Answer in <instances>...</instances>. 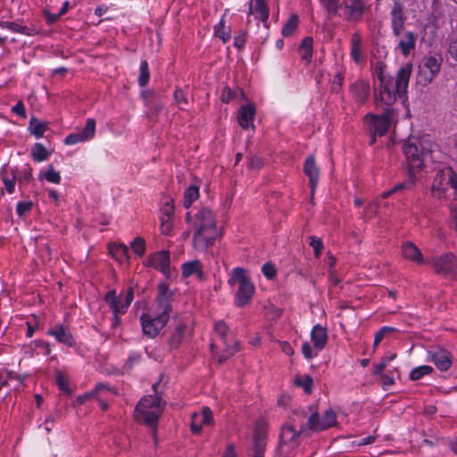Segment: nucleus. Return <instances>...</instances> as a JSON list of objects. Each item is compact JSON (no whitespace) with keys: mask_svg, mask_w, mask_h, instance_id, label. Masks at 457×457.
<instances>
[{"mask_svg":"<svg viewBox=\"0 0 457 457\" xmlns=\"http://www.w3.org/2000/svg\"><path fill=\"white\" fill-rule=\"evenodd\" d=\"M393 328L389 327H383L381 328L375 335L374 338V344L373 346L376 348L379 343L382 341V339L385 337L386 334L389 331H392Z\"/></svg>","mask_w":457,"mask_h":457,"instance_id":"obj_56","label":"nucleus"},{"mask_svg":"<svg viewBox=\"0 0 457 457\" xmlns=\"http://www.w3.org/2000/svg\"><path fill=\"white\" fill-rule=\"evenodd\" d=\"M110 252L120 262L129 259V248L123 244L112 245Z\"/></svg>","mask_w":457,"mask_h":457,"instance_id":"obj_37","label":"nucleus"},{"mask_svg":"<svg viewBox=\"0 0 457 457\" xmlns=\"http://www.w3.org/2000/svg\"><path fill=\"white\" fill-rule=\"evenodd\" d=\"M395 383V379L391 373L389 374H381V384L383 388L386 390L388 386H392Z\"/></svg>","mask_w":457,"mask_h":457,"instance_id":"obj_61","label":"nucleus"},{"mask_svg":"<svg viewBox=\"0 0 457 457\" xmlns=\"http://www.w3.org/2000/svg\"><path fill=\"white\" fill-rule=\"evenodd\" d=\"M414 185V179L411 178V175L410 174V179L407 182L400 183L396 186H395L392 188V191L398 192L403 189H410Z\"/></svg>","mask_w":457,"mask_h":457,"instance_id":"obj_58","label":"nucleus"},{"mask_svg":"<svg viewBox=\"0 0 457 457\" xmlns=\"http://www.w3.org/2000/svg\"><path fill=\"white\" fill-rule=\"evenodd\" d=\"M406 16L401 3L395 2L391 11V27L395 37H399L403 30Z\"/></svg>","mask_w":457,"mask_h":457,"instance_id":"obj_17","label":"nucleus"},{"mask_svg":"<svg viewBox=\"0 0 457 457\" xmlns=\"http://www.w3.org/2000/svg\"><path fill=\"white\" fill-rule=\"evenodd\" d=\"M161 213L162 215L173 217L174 205L173 200L171 198L167 199L166 202L162 204Z\"/></svg>","mask_w":457,"mask_h":457,"instance_id":"obj_55","label":"nucleus"},{"mask_svg":"<svg viewBox=\"0 0 457 457\" xmlns=\"http://www.w3.org/2000/svg\"><path fill=\"white\" fill-rule=\"evenodd\" d=\"M96 132V120L94 119H87L86 126L83 130L71 133L65 137L64 143L66 145H74L92 138Z\"/></svg>","mask_w":457,"mask_h":457,"instance_id":"obj_16","label":"nucleus"},{"mask_svg":"<svg viewBox=\"0 0 457 457\" xmlns=\"http://www.w3.org/2000/svg\"><path fill=\"white\" fill-rule=\"evenodd\" d=\"M430 360L435 363L436 368L442 371L448 370L452 365L450 353L439 346H435L428 352Z\"/></svg>","mask_w":457,"mask_h":457,"instance_id":"obj_14","label":"nucleus"},{"mask_svg":"<svg viewBox=\"0 0 457 457\" xmlns=\"http://www.w3.org/2000/svg\"><path fill=\"white\" fill-rule=\"evenodd\" d=\"M174 99L179 104L187 105L188 104L186 93L180 89L177 88L174 91Z\"/></svg>","mask_w":457,"mask_h":457,"instance_id":"obj_57","label":"nucleus"},{"mask_svg":"<svg viewBox=\"0 0 457 457\" xmlns=\"http://www.w3.org/2000/svg\"><path fill=\"white\" fill-rule=\"evenodd\" d=\"M249 14H254L259 18L266 28H268L267 21L270 15L269 7L265 0H252L249 7Z\"/></svg>","mask_w":457,"mask_h":457,"instance_id":"obj_23","label":"nucleus"},{"mask_svg":"<svg viewBox=\"0 0 457 457\" xmlns=\"http://www.w3.org/2000/svg\"><path fill=\"white\" fill-rule=\"evenodd\" d=\"M453 178V170L451 167H445L438 170L431 187L432 196L438 199L445 198Z\"/></svg>","mask_w":457,"mask_h":457,"instance_id":"obj_8","label":"nucleus"},{"mask_svg":"<svg viewBox=\"0 0 457 457\" xmlns=\"http://www.w3.org/2000/svg\"><path fill=\"white\" fill-rule=\"evenodd\" d=\"M309 244L313 248L314 256L316 258H319L324 247L322 240L320 238L316 237L315 236H310Z\"/></svg>","mask_w":457,"mask_h":457,"instance_id":"obj_50","label":"nucleus"},{"mask_svg":"<svg viewBox=\"0 0 457 457\" xmlns=\"http://www.w3.org/2000/svg\"><path fill=\"white\" fill-rule=\"evenodd\" d=\"M311 338L317 350H322L328 342V334L326 328L320 325H315L311 333Z\"/></svg>","mask_w":457,"mask_h":457,"instance_id":"obj_27","label":"nucleus"},{"mask_svg":"<svg viewBox=\"0 0 457 457\" xmlns=\"http://www.w3.org/2000/svg\"><path fill=\"white\" fill-rule=\"evenodd\" d=\"M393 104H379L378 106H381L384 112L381 115H376L373 113H368L365 115V120L369 122L370 130L373 134L370 139V145H373L376 141V136H384L389 129L392 120L395 116V112Z\"/></svg>","mask_w":457,"mask_h":457,"instance_id":"obj_4","label":"nucleus"},{"mask_svg":"<svg viewBox=\"0 0 457 457\" xmlns=\"http://www.w3.org/2000/svg\"><path fill=\"white\" fill-rule=\"evenodd\" d=\"M320 423H322V418H320L318 412H313L308 417L307 429L313 431L325 430L326 428H316V424Z\"/></svg>","mask_w":457,"mask_h":457,"instance_id":"obj_51","label":"nucleus"},{"mask_svg":"<svg viewBox=\"0 0 457 457\" xmlns=\"http://www.w3.org/2000/svg\"><path fill=\"white\" fill-rule=\"evenodd\" d=\"M295 385L302 386L306 394H311L312 391L313 380L310 375H304L302 378H295Z\"/></svg>","mask_w":457,"mask_h":457,"instance_id":"obj_42","label":"nucleus"},{"mask_svg":"<svg viewBox=\"0 0 457 457\" xmlns=\"http://www.w3.org/2000/svg\"><path fill=\"white\" fill-rule=\"evenodd\" d=\"M134 298V290L129 287L123 296L121 294L116 295L114 290L109 291L105 295V302L112 308L113 314L119 315L126 312Z\"/></svg>","mask_w":457,"mask_h":457,"instance_id":"obj_9","label":"nucleus"},{"mask_svg":"<svg viewBox=\"0 0 457 457\" xmlns=\"http://www.w3.org/2000/svg\"><path fill=\"white\" fill-rule=\"evenodd\" d=\"M350 91L354 100L359 104H363L370 96V84L366 80L359 79L350 86Z\"/></svg>","mask_w":457,"mask_h":457,"instance_id":"obj_22","label":"nucleus"},{"mask_svg":"<svg viewBox=\"0 0 457 457\" xmlns=\"http://www.w3.org/2000/svg\"><path fill=\"white\" fill-rule=\"evenodd\" d=\"M4 27L6 29H9L12 31L22 33L27 36H33L36 34H38V30L35 28H29L26 26H21L16 22H11V21H4Z\"/></svg>","mask_w":457,"mask_h":457,"instance_id":"obj_36","label":"nucleus"},{"mask_svg":"<svg viewBox=\"0 0 457 457\" xmlns=\"http://www.w3.org/2000/svg\"><path fill=\"white\" fill-rule=\"evenodd\" d=\"M44 178L52 183L59 184L61 182V176L58 171L54 170L53 165H50L47 171L45 173Z\"/></svg>","mask_w":457,"mask_h":457,"instance_id":"obj_52","label":"nucleus"},{"mask_svg":"<svg viewBox=\"0 0 457 457\" xmlns=\"http://www.w3.org/2000/svg\"><path fill=\"white\" fill-rule=\"evenodd\" d=\"M303 172L309 179L311 194L312 196H313L320 179V169L313 155H310L306 158L303 164Z\"/></svg>","mask_w":457,"mask_h":457,"instance_id":"obj_18","label":"nucleus"},{"mask_svg":"<svg viewBox=\"0 0 457 457\" xmlns=\"http://www.w3.org/2000/svg\"><path fill=\"white\" fill-rule=\"evenodd\" d=\"M199 197V188L195 186H190L184 193L183 205L185 208H189L193 202Z\"/></svg>","mask_w":457,"mask_h":457,"instance_id":"obj_39","label":"nucleus"},{"mask_svg":"<svg viewBox=\"0 0 457 457\" xmlns=\"http://www.w3.org/2000/svg\"><path fill=\"white\" fill-rule=\"evenodd\" d=\"M448 53L457 61V39H452L449 43Z\"/></svg>","mask_w":457,"mask_h":457,"instance_id":"obj_64","label":"nucleus"},{"mask_svg":"<svg viewBox=\"0 0 457 457\" xmlns=\"http://www.w3.org/2000/svg\"><path fill=\"white\" fill-rule=\"evenodd\" d=\"M303 434V433H300V429H296L295 427L286 424L281 428L279 447L282 448L285 445H291L292 447L297 446L299 437Z\"/></svg>","mask_w":457,"mask_h":457,"instance_id":"obj_21","label":"nucleus"},{"mask_svg":"<svg viewBox=\"0 0 457 457\" xmlns=\"http://www.w3.org/2000/svg\"><path fill=\"white\" fill-rule=\"evenodd\" d=\"M17 169H12V178H7L6 176H3L2 180L4 184V189L9 194H12L14 192L15 181L17 180Z\"/></svg>","mask_w":457,"mask_h":457,"instance_id":"obj_45","label":"nucleus"},{"mask_svg":"<svg viewBox=\"0 0 457 457\" xmlns=\"http://www.w3.org/2000/svg\"><path fill=\"white\" fill-rule=\"evenodd\" d=\"M298 21V16L295 13L292 14L282 29V35L284 37H289L293 35L297 29Z\"/></svg>","mask_w":457,"mask_h":457,"instance_id":"obj_41","label":"nucleus"},{"mask_svg":"<svg viewBox=\"0 0 457 457\" xmlns=\"http://www.w3.org/2000/svg\"><path fill=\"white\" fill-rule=\"evenodd\" d=\"M235 96L236 93L227 87L222 90L220 99L223 103H228Z\"/></svg>","mask_w":457,"mask_h":457,"instance_id":"obj_59","label":"nucleus"},{"mask_svg":"<svg viewBox=\"0 0 457 457\" xmlns=\"http://www.w3.org/2000/svg\"><path fill=\"white\" fill-rule=\"evenodd\" d=\"M344 82V75L341 72H337L332 80L331 91L338 93L341 90Z\"/></svg>","mask_w":457,"mask_h":457,"instance_id":"obj_54","label":"nucleus"},{"mask_svg":"<svg viewBox=\"0 0 457 457\" xmlns=\"http://www.w3.org/2000/svg\"><path fill=\"white\" fill-rule=\"evenodd\" d=\"M56 383L59 389L68 396L72 395V390L69 386L67 378L61 372H59L56 376Z\"/></svg>","mask_w":457,"mask_h":457,"instance_id":"obj_46","label":"nucleus"},{"mask_svg":"<svg viewBox=\"0 0 457 457\" xmlns=\"http://www.w3.org/2000/svg\"><path fill=\"white\" fill-rule=\"evenodd\" d=\"M255 113V107L250 104L243 105L239 109L237 120L242 129H246L250 126L253 127L252 121L254 119Z\"/></svg>","mask_w":457,"mask_h":457,"instance_id":"obj_26","label":"nucleus"},{"mask_svg":"<svg viewBox=\"0 0 457 457\" xmlns=\"http://www.w3.org/2000/svg\"><path fill=\"white\" fill-rule=\"evenodd\" d=\"M346 19L351 21L361 20L364 12V3L362 0H349L345 4Z\"/></svg>","mask_w":457,"mask_h":457,"instance_id":"obj_24","label":"nucleus"},{"mask_svg":"<svg viewBox=\"0 0 457 457\" xmlns=\"http://www.w3.org/2000/svg\"><path fill=\"white\" fill-rule=\"evenodd\" d=\"M437 274L450 278H457V258L453 253H445L433 260Z\"/></svg>","mask_w":457,"mask_h":457,"instance_id":"obj_10","label":"nucleus"},{"mask_svg":"<svg viewBox=\"0 0 457 457\" xmlns=\"http://www.w3.org/2000/svg\"><path fill=\"white\" fill-rule=\"evenodd\" d=\"M386 64L378 62L375 67V74L379 80L378 95L375 97L376 104H394L396 96H403L408 87L411 73V65L406 64L399 69L396 79L385 73Z\"/></svg>","mask_w":457,"mask_h":457,"instance_id":"obj_1","label":"nucleus"},{"mask_svg":"<svg viewBox=\"0 0 457 457\" xmlns=\"http://www.w3.org/2000/svg\"><path fill=\"white\" fill-rule=\"evenodd\" d=\"M159 383L153 385V389L155 395L145 396L137 403L135 410V417L138 421L153 427L155 433V425L161 416L164 403H162V398L157 393V386Z\"/></svg>","mask_w":457,"mask_h":457,"instance_id":"obj_3","label":"nucleus"},{"mask_svg":"<svg viewBox=\"0 0 457 457\" xmlns=\"http://www.w3.org/2000/svg\"><path fill=\"white\" fill-rule=\"evenodd\" d=\"M133 252L139 257H142L145 252V243L143 237H136L131 243Z\"/></svg>","mask_w":457,"mask_h":457,"instance_id":"obj_49","label":"nucleus"},{"mask_svg":"<svg viewBox=\"0 0 457 457\" xmlns=\"http://www.w3.org/2000/svg\"><path fill=\"white\" fill-rule=\"evenodd\" d=\"M402 254L405 259L417 263H423L425 262L419 248L410 241L403 243L402 246Z\"/></svg>","mask_w":457,"mask_h":457,"instance_id":"obj_28","label":"nucleus"},{"mask_svg":"<svg viewBox=\"0 0 457 457\" xmlns=\"http://www.w3.org/2000/svg\"><path fill=\"white\" fill-rule=\"evenodd\" d=\"M12 112L16 113L17 115L25 118L26 117V111L25 106L22 103V101H19L12 108Z\"/></svg>","mask_w":457,"mask_h":457,"instance_id":"obj_63","label":"nucleus"},{"mask_svg":"<svg viewBox=\"0 0 457 457\" xmlns=\"http://www.w3.org/2000/svg\"><path fill=\"white\" fill-rule=\"evenodd\" d=\"M47 128L46 122L39 121L35 117H32L29 120V129L37 138L42 137Z\"/></svg>","mask_w":457,"mask_h":457,"instance_id":"obj_35","label":"nucleus"},{"mask_svg":"<svg viewBox=\"0 0 457 457\" xmlns=\"http://www.w3.org/2000/svg\"><path fill=\"white\" fill-rule=\"evenodd\" d=\"M212 421V412L209 407H204L201 413L194 412L191 415V431L194 434H199L204 425L211 424Z\"/></svg>","mask_w":457,"mask_h":457,"instance_id":"obj_19","label":"nucleus"},{"mask_svg":"<svg viewBox=\"0 0 457 457\" xmlns=\"http://www.w3.org/2000/svg\"><path fill=\"white\" fill-rule=\"evenodd\" d=\"M416 35L411 32H406L398 42V48L404 56H408L410 53L415 48Z\"/></svg>","mask_w":457,"mask_h":457,"instance_id":"obj_31","label":"nucleus"},{"mask_svg":"<svg viewBox=\"0 0 457 457\" xmlns=\"http://www.w3.org/2000/svg\"><path fill=\"white\" fill-rule=\"evenodd\" d=\"M262 272L268 278H273L276 275V270L270 263H265L262 266Z\"/></svg>","mask_w":457,"mask_h":457,"instance_id":"obj_60","label":"nucleus"},{"mask_svg":"<svg viewBox=\"0 0 457 457\" xmlns=\"http://www.w3.org/2000/svg\"><path fill=\"white\" fill-rule=\"evenodd\" d=\"M33 204L31 201H24L19 202L17 204V213L20 217L25 216L29 212H30Z\"/></svg>","mask_w":457,"mask_h":457,"instance_id":"obj_53","label":"nucleus"},{"mask_svg":"<svg viewBox=\"0 0 457 457\" xmlns=\"http://www.w3.org/2000/svg\"><path fill=\"white\" fill-rule=\"evenodd\" d=\"M149 70L148 63L145 60L142 61L140 63V74L138 77V84L140 87H145L149 81Z\"/></svg>","mask_w":457,"mask_h":457,"instance_id":"obj_48","label":"nucleus"},{"mask_svg":"<svg viewBox=\"0 0 457 457\" xmlns=\"http://www.w3.org/2000/svg\"><path fill=\"white\" fill-rule=\"evenodd\" d=\"M337 424V415L332 409H328L322 416V423L316 424V428H329Z\"/></svg>","mask_w":457,"mask_h":457,"instance_id":"obj_38","label":"nucleus"},{"mask_svg":"<svg viewBox=\"0 0 457 457\" xmlns=\"http://www.w3.org/2000/svg\"><path fill=\"white\" fill-rule=\"evenodd\" d=\"M50 154L46 147L39 143H36L31 151V156L36 162H42L48 159Z\"/></svg>","mask_w":457,"mask_h":457,"instance_id":"obj_40","label":"nucleus"},{"mask_svg":"<svg viewBox=\"0 0 457 457\" xmlns=\"http://www.w3.org/2000/svg\"><path fill=\"white\" fill-rule=\"evenodd\" d=\"M193 245L205 251L220 237L215 217L208 207H201L193 220Z\"/></svg>","mask_w":457,"mask_h":457,"instance_id":"obj_2","label":"nucleus"},{"mask_svg":"<svg viewBox=\"0 0 457 457\" xmlns=\"http://www.w3.org/2000/svg\"><path fill=\"white\" fill-rule=\"evenodd\" d=\"M433 371V368L428 365H422L413 369L410 373V378L411 380H419L423 376L430 374Z\"/></svg>","mask_w":457,"mask_h":457,"instance_id":"obj_43","label":"nucleus"},{"mask_svg":"<svg viewBox=\"0 0 457 457\" xmlns=\"http://www.w3.org/2000/svg\"><path fill=\"white\" fill-rule=\"evenodd\" d=\"M440 67L441 63L437 58L434 56L426 57L423 65L420 66V82L430 83L434 76L439 72Z\"/></svg>","mask_w":457,"mask_h":457,"instance_id":"obj_13","label":"nucleus"},{"mask_svg":"<svg viewBox=\"0 0 457 457\" xmlns=\"http://www.w3.org/2000/svg\"><path fill=\"white\" fill-rule=\"evenodd\" d=\"M194 274H195L200 280H203L204 278V273L203 271L202 263L198 260L186 262L182 266L183 277L187 278Z\"/></svg>","mask_w":457,"mask_h":457,"instance_id":"obj_30","label":"nucleus"},{"mask_svg":"<svg viewBox=\"0 0 457 457\" xmlns=\"http://www.w3.org/2000/svg\"><path fill=\"white\" fill-rule=\"evenodd\" d=\"M147 265L159 270L165 276H170V252L159 251L150 254L147 259Z\"/></svg>","mask_w":457,"mask_h":457,"instance_id":"obj_15","label":"nucleus"},{"mask_svg":"<svg viewBox=\"0 0 457 457\" xmlns=\"http://www.w3.org/2000/svg\"><path fill=\"white\" fill-rule=\"evenodd\" d=\"M215 36L220 37L223 42H227L230 38V29L225 26L223 19L220 20L218 26L215 28Z\"/></svg>","mask_w":457,"mask_h":457,"instance_id":"obj_44","label":"nucleus"},{"mask_svg":"<svg viewBox=\"0 0 457 457\" xmlns=\"http://www.w3.org/2000/svg\"><path fill=\"white\" fill-rule=\"evenodd\" d=\"M267 428L263 421H257L253 438V457H264L266 449Z\"/></svg>","mask_w":457,"mask_h":457,"instance_id":"obj_11","label":"nucleus"},{"mask_svg":"<svg viewBox=\"0 0 457 457\" xmlns=\"http://www.w3.org/2000/svg\"><path fill=\"white\" fill-rule=\"evenodd\" d=\"M351 56L356 63H360L362 59V40L359 33H354L351 40Z\"/></svg>","mask_w":457,"mask_h":457,"instance_id":"obj_32","label":"nucleus"},{"mask_svg":"<svg viewBox=\"0 0 457 457\" xmlns=\"http://www.w3.org/2000/svg\"><path fill=\"white\" fill-rule=\"evenodd\" d=\"M320 2L329 15L337 14L341 7L340 0H320Z\"/></svg>","mask_w":457,"mask_h":457,"instance_id":"obj_47","label":"nucleus"},{"mask_svg":"<svg viewBox=\"0 0 457 457\" xmlns=\"http://www.w3.org/2000/svg\"><path fill=\"white\" fill-rule=\"evenodd\" d=\"M248 166L250 169L259 170L263 166V162L257 156H252L250 158Z\"/></svg>","mask_w":457,"mask_h":457,"instance_id":"obj_62","label":"nucleus"},{"mask_svg":"<svg viewBox=\"0 0 457 457\" xmlns=\"http://www.w3.org/2000/svg\"><path fill=\"white\" fill-rule=\"evenodd\" d=\"M168 320L166 313H159L155 317L144 313L140 317L143 333L146 337L154 338L164 328Z\"/></svg>","mask_w":457,"mask_h":457,"instance_id":"obj_7","label":"nucleus"},{"mask_svg":"<svg viewBox=\"0 0 457 457\" xmlns=\"http://www.w3.org/2000/svg\"><path fill=\"white\" fill-rule=\"evenodd\" d=\"M403 153L406 158L409 173L420 170L423 167L425 158L429 154V150L425 148L421 141H409L403 145Z\"/></svg>","mask_w":457,"mask_h":457,"instance_id":"obj_6","label":"nucleus"},{"mask_svg":"<svg viewBox=\"0 0 457 457\" xmlns=\"http://www.w3.org/2000/svg\"><path fill=\"white\" fill-rule=\"evenodd\" d=\"M228 284L230 286L239 285L237 292V304L238 306H244L251 300L254 292V287L246 277L245 270L243 268L238 267L233 270Z\"/></svg>","mask_w":457,"mask_h":457,"instance_id":"obj_5","label":"nucleus"},{"mask_svg":"<svg viewBox=\"0 0 457 457\" xmlns=\"http://www.w3.org/2000/svg\"><path fill=\"white\" fill-rule=\"evenodd\" d=\"M188 333L187 326L183 321H179L172 332L170 339L169 345L170 349H177L182 344Z\"/></svg>","mask_w":457,"mask_h":457,"instance_id":"obj_25","label":"nucleus"},{"mask_svg":"<svg viewBox=\"0 0 457 457\" xmlns=\"http://www.w3.org/2000/svg\"><path fill=\"white\" fill-rule=\"evenodd\" d=\"M48 334L54 337L55 339L68 346L74 345V340L71 334L62 325H56L48 331Z\"/></svg>","mask_w":457,"mask_h":457,"instance_id":"obj_29","label":"nucleus"},{"mask_svg":"<svg viewBox=\"0 0 457 457\" xmlns=\"http://www.w3.org/2000/svg\"><path fill=\"white\" fill-rule=\"evenodd\" d=\"M312 38L306 37L302 41L298 53L301 55V59L305 62L306 64L310 63L312 56Z\"/></svg>","mask_w":457,"mask_h":457,"instance_id":"obj_34","label":"nucleus"},{"mask_svg":"<svg viewBox=\"0 0 457 457\" xmlns=\"http://www.w3.org/2000/svg\"><path fill=\"white\" fill-rule=\"evenodd\" d=\"M215 332L218 336L220 337V338L224 341V344L226 345L225 351L222 353H214L213 355L217 359V361L221 364L224 363L228 358H230L232 355H234L238 351V342H235L234 345H228L226 342V336L228 332V327L223 321H219L215 325Z\"/></svg>","mask_w":457,"mask_h":457,"instance_id":"obj_12","label":"nucleus"},{"mask_svg":"<svg viewBox=\"0 0 457 457\" xmlns=\"http://www.w3.org/2000/svg\"><path fill=\"white\" fill-rule=\"evenodd\" d=\"M173 293L169 289L166 284L159 285V294L157 296L158 306L160 310V313H166L168 318L170 317V312L171 311L170 303L172 301Z\"/></svg>","mask_w":457,"mask_h":457,"instance_id":"obj_20","label":"nucleus"},{"mask_svg":"<svg viewBox=\"0 0 457 457\" xmlns=\"http://www.w3.org/2000/svg\"><path fill=\"white\" fill-rule=\"evenodd\" d=\"M308 419L307 412L304 410H297L293 412L289 418V425L298 428L300 433H305L307 430V423L304 424V420Z\"/></svg>","mask_w":457,"mask_h":457,"instance_id":"obj_33","label":"nucleus"}]
</instances>
